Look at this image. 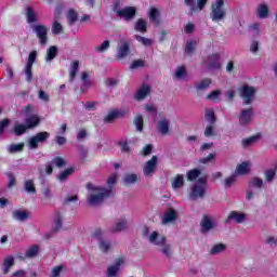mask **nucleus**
<instances>
[{
  "mask_svg": "<svg viewBox=\"0 0 277 277\" xmlns=\"http://www.w3.org/2000/svg\"><path fill=\"white\" fill-rule=\"evenodd\" d=\"M49 137H51V133L47 131L39 132L28 140V146L31 150H36V148H38V144H44Z\"/></svg>",
  "mask_w": 277,
  "mask_h": 277,
  "instance_id": "obj_6",
  "label": "nucleus"
},
{
  "mask_svg": "<svg viewBox=\"0 0 277 277\" xmlns=\"http://www.w3.org/2000/svg\"><path fill=\"white\" fill-rule=\"evenodd\" d=\"M205 137H214L215 135V127L213 124L207 126L205 132H203Z\"/></svg>",
  "mask_w": 277,
  "mask_h": 277,
  "instance_id": "obj_53",
  "label": "nucleus"
},
{
  "mask_svg": "<svg viewBox=\"0 0 277 277\" xmlns=\"http://www.w3.org/2000/svg\"><path fill=\"white\" fill-rule=\"evenodd\" d=\"M81 80L83 81V85H85L87 88H90V85H92V83L90 82V75H88V71H82Z\"/></svg>",
  "mask_w": 277,
  "mask_h": 277,
  "instance_id": "obj_60",
  "label": "nucleus"
},
{
  "mask_svg": "<svg viewBox=\"0 0 277 277\" xmlns=\"http://www.w3.org/2000/svg\"><path fill=\"white\" fill-rule=\"evenodd\" d=\"M122 230H127V219H121L111 227V233H122Z\"/></svg>",
  "mask_w": 277,
  "mask_h": 277,
  "instance_id": "obj_29",
  "label": "nucleus"
},
{
  "mask_svg": "<svg viewBox=\"0 0 277 277\" xmlns=\"http://www.w3.org/2000/svg\"><path fill=\"white\" fill-rule=\"evenodd\" d=\"M124 116V111L113 109L110 113L107 114V116L104 117V121L108 122V124H111L116 120V118H122Z\"/></svg>",
  "mask_w": 277,
  "mask_h": 277,
  "instance_id": "obj_18",
  "label": "nucleus"
},
{
  "mask_svg": "<svg viewBox=\"0 0 277 277\" xmlns=\"http://www.w3.org/2000/svg\"><path fill=\"white\" fill-rule=\"evenodd\" d=\"M27 131H29V129L27 128V126L25 123H15L13 127V133L17 137H21V135H25V133H27Z\"/></svg>",
  "mask_w": 277,
  "mask_h": 277,
  "instance_id": "obj_24",
  "label": "nucleus"
},
{
  "mask_svg": "<svg viewBox=\"0 0 277 277\" xmlns=\"http://www.w3.org/2000/svg\"><path fill=\"white\" fill-rule=\"evenodd\" d=\"M236 172H237V174H248V172H250L248 162H242V163L238 164Z\"/></svg>",
  "mask_w": 277,
  "mask_h": 277,
  "instance_id": "obj_44",
  "label": "nucleus"
},
{
  "mask_svg": "<svg viewBox=\"0 0 277 277\" xmlns=\"http://www.w3.org/2000/svg\"><path fill=\"white\" fill-rule=\"evenodd\" d=\"M36 60H38V51L34 50L29 53L26 65L34 66Z\"/></svg>",
  "mask_w": 277,
  "mask_h": 277,
  "instance_id": "obj_47",
  "label": "nucleus"
},
{
  "mask_svg": "<svg viewBox=\"0 0 277 277\" xmlns=\"http://www.w3.org/2000/svg\"><path fill=\"white\" fill-rule=\"evenodd\" d=\"M68 25L72 26L77 21H79V13L74 9H70L67 13Z\"/></svg>",
  "mask_w": 277,
  "mask_h": 277,
  "instance_id": "obj_32",
  "label": "nucleus"
},
{
  "mask_svg": "<svg viewBox=\"0 0 277 277\" xmlns=\"http://www.w3.org/2000/svg\"><path fill=\"white\" fill-rule=\"evenodd\" d=\"M238 118H239V124L241 127H248V124L252 122V118H254V108L249 107V108L242 109Z\"/></svg>",
  "mask_w": 277,
  "mask_h": 277,
  "instance_id": "obj_8",
  "label": "nucleus"
},
{
  "mask_svg": "<svg viewBox=\"0 0 277 277\" xmlns=\"http://www.w3.org/2000/svg\"><path fill=\"white\" fill-rule=\"evenodd\" d=\"M124 185H133V183H137V174L135 173H127L123 177Z\"/></svg>",
  "mask_w": 277,
  "mask_h": 277,
  "instance_id": "obj_36",
  "label": "nucleus"
},
{
  "mask_svg": "<svg viewBox=\"0 0 277 277\" xmlns=\"http://www.w3.org/2000/svg\"><path fill=\"white\" fill-rule=\"evenodd\" d=\"M158 161L159 158L157 156H153L151 159L145 163L143 168L144 176H153V174H155V172L157 171Z\"/></svg>",
  "mask_w": 277,
  "mask_h": 277,
  "instance_id": "obj_10",
  "label": "nucleus"
},
{
  "mask_svg": "<svg viewBox=\"0 0 277 277\" xmlns=\"http://www.w3.org/2000/svg\"><path fill=\"white\" fill-rule=\"evenodd\" d=\"M120 42L122 43V45L118 48L117 57L118 60H124V57L129 55V51H131V47L129 41H126L124 39H120Z\"/></svg>",
  "mask_w": 277,
  "mask_h": 277,
  "instance_id": "obj_16",
  "label": "nucleus"
},
{
  "mask_svg": "<svg viewBox=\"0 0 277 277\" xmlns=\"http://www.w3.org/2000/svg\"><path fill=\"white\" fill-rule=\"evenodd\" d=\"M13 220H17V222H27V220H29V212L27 210H15L13 212Z\"/></svg>",
  "mask_w": 277,
  "mask_h": 277,
  "instance_id": "obj_19",
  "label": "nucleus"
},
{
  "mask_svg": "<svg viewBox=\"0 0 277 277\" xmlns=\"http://www.w3.org/2000/svg\"><path fill=\"white\" fill-rule=\"evenodd\" d=\"M150 94V87L143 85L138 91L136 92L134 98L136 101H144V98Z\"/></svg>",
  "mask_w": 277,
  "mask_h": 277,
  "instance_id": "obj_23",
  "label": "nucleus"
},
{
  "mask_svg": "<svg viewBox=\"0 0 277 277\" xmlns=\"http://www.w3.org/2000/svg\"><path fill=\"white\" fill-rule=\"evenodd\" d=\"M76 137H77L78 142H83V140H85V137H88V130L85 128L80 129L78 131Z\"/></svg>",
  "mask_w": 277,
  "mask_h": 277,
  "instance_id": "obj_55",
  "label": "nucleus"
},
{
  "mask_svg": "<svg viewBox=\"0 0 277 277\" xmlns=\"http://www.w3.org/2000/svg\"><path fill=\"white\" fill-rule=\"evenodd\" d=\"M176 217H177L176 210L170 209L164 213L162 217V224H170L171 222H174Z\"/></svg>",
  "mask_w": 277,
  "mask_h": 277,
  "instance_id": "obj_21",
  "label": "nucleus"
},
{
  "mask_svg": "<svg viewBox=\"0 0 277 277\" xmlns=\"http://www.w3.org/2000/svg\"><path fill=\"white\" fill-rule=\"evenodd\" d=\"M117 16L123 21H133L137 16V9L135 6H126L121 11H117Z\"/></svg>",
  "mask_w": 277,
  "mask_h": 277,
  "instance_id": "obj_9",
  "label": "nucleus"
},
{
  "mask_svg": "<svg viewBox=\"0 0 277 277\" xmlns=\"http://www.w3.org/2000/svg\"><path fill=\"white\" fill-rule=\"evenodd\" d=\"M62 213L60 212H55V219H54V224H55V228L53 230H60V228H62Z\"/></svg>",
  "mask_w": 277,
  "mask_h": 277,
  "instance_id": "obj_54",
  "label": "nucleus"
},
{
  "mask_svg": "<svg viewBox=\"0 0 277 277\" xmlns=\"http://www.w3.org/2000/svg\"><path fill=\"white\" fill-rule=\"evenodd\" d=\"M259 135H253V136H250L248 138H243L242 140V146L245 148H248V146H252V144H254V142H256V140H259Z\"/></svg>",
  "mask_w": 277,
  "mask_h": 277,
  "instance_id": "obj_49",
  "label": "nucleus"
},
{
  "mask_svg": "<svg viewBox=\"0 0 277 277\" xmlns=\"http://www.w3.org/2000/svg\"><path fill=\"white\" fill-rule=\"evenodd\" d=\"M200 227L201 233L206 234L215 228V223L211 217H209V215H203L200 222Z\"/></svg>",
  "mask_w": 277,
  "mask_h": 277,
  "instance_id": "obj_13",
  "label": "nucleus"
},
{
  "mask_svg": "<svg viewBox=\"0 0 277 277\" xmlns=\"http://www.w3.org/2000/svg\"><path fill=\"white\" fill-rule=\"evenodd\" d=\"M109 47V40H105L101 45L95 47L97 53H105V50Z\"/></svg>",
  "mask_w": 277,
  "mask_h": 277,
  "instance_id": "obj_59",
  "label": "nucleus"
},
{
  "mask_svg": "<svg viewBox=\"0 0 277 277\" xmlns=\"http://www.w3.org/2000/svg\"><path fill=\"white\" fill-rule=\"evenodd\" d=\"M34 65H27L24 68V74L26 75V81L28 83H31V81L34 80Z\"/></svg>",
  "mask_w": 277,
  "mask_h": 277,
  "instance_id": "obj_37",
  "label": "nucleus"
},
{
  "mask_svg": "<svg viewBox=\"0 0 277 277\" xmlns=\"http://www.w3.org/2000/svg\"><path fill=\"white\" fill-rule=\"evenodd\" d=\"M249 185H251V187H259V188H261V187H263V180H261L259 177H253L250 181Z\"/></svg>",
  "mask_w": 277,
  "mask_h": 277,
  "instance_id": "obj_62",
  "label": "nucleus"
},
{
  "mask_svg": "<svg viewBox=\"0 0 277 277\" xmlns=\"http://www.w3.org/2000/svg\"><path fill=\"white\" fill-rule=\"evenodd\" d=\"M57 52H58L57 47L55 45L50 47L47 51V57H45L47 62H51L55 60L57 57Z\"/></svg>",
  "mask_w": 277,
  "mask_h": 277,
  "instance_id": "obj_35",
  "label": "nucleus"
},
{
  "mask_svg": "<svg viewBox=\"0 0 277 277\" xmlns=\"http://www.w3.org/2000/svg\"><path fill=\"white\" fill-rule=\"evenodd\" d=\"M158 131L161 135H168L170 133V121L162 119L158 122Z\"/></svg>",
  "mask_w": 277,
  "mask_h": 277,
  "instance_id": "obj_26",
  "label": "nucleus"
},
{
  "mask_svg": "<svg viewBox=\"0 0 277 277\" xmlns=\"http://www.w3.org/2000/svg\"><path fill=\"white\" fill-rule=\"evenodd\" d=\"M183 185H185V177L183 176V174H176L171 182V187L173 189H181Z\"/></svg>",
  "mask_w": 277,
  "mask_h": 277,
  "instance_id": "obj_25",
  "label": "nucleus"
},
{
  "mask_svg": "<svg viewBox=\"0 0 277 277\" xmlns=\"http://www.w3.org/2000/svg\"><path fill=\"white\" fill-rule=\"evenodd\" d=\"M38 98L40 101H43V103H49V101H51V96L48 93H45L43 90H39Z\"/></svg>",
  "mask_w": 277,
  "mask_h": 277,
  "instance_id": "obj_58",
  "label": "nucleus"
},
{
  "mask_svg": "<svg viewBox=\"0 0 277 277\" xmlns=\"http://www.w3.org/2000/svg\"><path fill=\"white\" fill-rule=\"evenodd\" d=\"M175 77H176V79L187 78V69L185 68V66L177 67L176 71H175Z\"/></svg>",
  "mask_w": 277,
  "mask_h": 277,
  "instance_id": "obj_45",
  "label": "nucleus"
},
{
  "mask_svg": "<svg viewBox=\"0 0 277 277\" xmlns=\"http://www.w3.org/2000/svg\"><path fill=\"white\" fill-rule=\"evenodd\" d=\"M94 239H98L100 242V250L102 252H109V249L111 248V243L109 241L103 240V229L97 228L95 229L93 234Z\"/></svg>",
  "mask_w": 277,
  "mask_h": 277,
  "instance_id": "obj_11",
  "label": "nucleus"
},
{
  "mask_svg": "<svg viewBox=\"0 0 277 277\" xmlns=\"http://www.w3.org/2000/svg\"><path fill=\"white\" fill-rule=\"evenodd\" d=\"M240 97L243 100V105H252V98L256 95V89L248 84L239 89Z\"/></svg>",
  "mask_w": 277,
  "mask_h": 277,
  "instance_id": "obj_5",
  "label": "nucleus"
},
{
  "mask_svg": "<svg viewBox=\"0 0 277 277\" xmlns=\"http://www.w3.org/2000/svg\"><path fill=\"white\" fill-rule=\"evenodd\" d=\"M74 172H75V168H68L65 171L61 172L57 179L61 182L67 181L70 174H72Z\"/></svg>",
  "mask_w": 277,
  "mask_h": 277,
  "instance_id": "obj_40",
  "label": "nucleus"
},
{
  "mask_svg": "<svg viewBox=\"0 0 277 277\" xmlns=\"http://www.w3.org/2000/svg\"><path fill=\"white\" fill-rule=\"evenodd\" d=\"M149 241L151 243H155V246H161L160 252L167 256V259H170L172 256V246L166 243L167 238L166 236H159V233L153 232L149 236Z\"/></svg>",
  "mask_w": 277,
  "mask_h": 277,
  "instance_id": "obj_3",
  "label": "nucleus"
},
{
  "mask_svg": "<svg viewBox=\"0 0 277 277\" xmlns=\"http://www.w3.org/2000/svg\"><path fill=\"white\" fill-rule=\"evenodd\" d=\"M209 175L203 174L197 180V183L193 185L189 193L190 200H198V198H205L207 196Z\"/></svg>",
  "mask_w": 277,
  "mask_h": 277,
  "instance_id": "obj_2",
  "label": "nucleus"
},
{
  "mask_svg": "<svg viewBox=\"0 0 277 277\" xmlns=\"http://www.w3.org/2000/svg\"><path fill=\"white\" fill-rule=\"evenodd\" d=\"M222 64H220V54L214 53L208 56V69L209 70H220Z\"/></svg>",
  "mask_w": 277,
  "mask_h": 277,
  "instance_id": "obj_14",
  "label": "nucleus"
},
{
  "mask_svg": "<svg viewBox=\"0 0 277 277\" xmlns=\"http://www.w3.org/2000/svg\"><path fill=\"white\" fill-rule=\"evenodd\" d=\"M202 174V171L198 168L192 169L187 171L186 179L189 183H194L196 179H200V175Z\"/></svg>",
  "mask_w": 277,
  "mask_h": 277,
  "instance_id": "obj_20",
  "label": "nucleus"
},
{
  "mask_svg": "<svg viewBox=\"0 0 277 277\" xmlns=\"http://www.w3.org/2000/svg\"><path fill=\"white\" fill-rule=\"evenodd\" d=\"M39 252H40V247H38V245H34L26 251L25 258L34 259V258L38 256Z\"/></svg>",
  "mask_w": 277,
  "mask_h": 277,
  "instance_id": "obj_33",
  "label": "nucleus"
},
{
  "mask_svg": "<svg viewBox=\"0 0 277 277\" xmlns=\"http://www.w3.org/2000/svg\"><path fill=\"white\" fill-rule=\"evenodd\" d=\"M24 122V124H26V128H28L29 131L31 129L40 127V122H42V119H40V116L38 115H29L25 118Z\"/></svg>",
  "mask_w": 277,
  "mask_h": 277,
  "instance_id": "obj_12",
  "label": "nucleus"
},
{
  "mask_svg": "<svg viewBox=\"0 0 277 277\" xmlns=\"http://www.w3.org/2000/svg\"><path fill=\"white\" fill-rule=\"evenodd\" d=\"M233 220L237 223V224H243V221L246 220V214L245 213H240L238 211H232L228 216L225 220V224H229L230 222H233Z\"/></svg>",
  "mask_w": 277,
  "mask_h": 277,
  "instance_id": "obj_15",
  "label": "nucleus"
},
{
  "mask_svg": "<svg viewBox=\"0 0 277 277\" xmlns=\"http://www.w3.org/2000/svg\"><path fill=\"white\" fill-rule=\"evenodd\" d=\"M10 127V119H3L0 121V135H3L5 133V129Z\"/></svg>",
  "mask_w": 277,
  "mask_h": 277,
  "instance_id": "obj_57",
  "label": "nucleus"
},
{
  "mask_svg": "<svg viewBox=\"0 0 277 277\" xmlns=\"http://www.w3.org/2000/svg\"><path fill=\"white\" fill-rule=\"evenodd\" d=\"M87 189H89V192H96V195H91L88 198L90 207H96V205H101L105 198L111 196V189L94 187V184L90 182L87 183Z\"/></svg>",
  "mask_w": 277,
  "mask_h": 277,
  "instance_id": "obj_1",
  "label": "nucleus"
},
{
  "mask_svg": "<svg viewBox=\"0 0 277 277\" xmlns=\"http://www.w3.org/2000/svg\"><path fill=\"white\" fill-rule=\"evenodd\" d=\"M14 266V256L9 255L3 262V274H9L10 269Z\"/></svg>",
  "mask_w": 277,
  "mask_h": 277,
  "instance_id": "obj_31",
  "label": "nucleus"
},
{
  "mask_svg": "<svg viewBox=\"0 0 277 277\" xmlns=\"http://www.w3.org/2000/svg\"><path fill=\"white\" fill-rule=\"evenodd\" d=\"M32 31H35L39 42L42 47L49 42V28L44 25H31Z\"/></svg>",
  "mask_w": 277,
  "mask_h": 277,
  "instance_id": "obj_7",
  "label": "nucleus"
},
{
  "mask_svg": "<svg viewBox=\"0 0 277 277\" xmlns=\"http://www.w3.org/2000/svg\"><path fill=\"white\" fill-rule=\"evenodd\" d=\"M275 179H276V169H268L265 171V181H267V183L274 182Z\"/></svg>",
  "mask_w": 277,
  "mask_h": 277,
  "instance_id": "obj_46",
  "label": "nucleus"
},
{
  "mask_svg": "<svg viewBox=\"0 0 277 277\" xmlns=\"http://www.w3.org/2000/svg\"><path fill=\"white\" fill-rule=\"evenodd\" d=\"M198 44V42L196 40H190L186 42V48H185V53L187 55H192V53H194V51H196V45Z\"/></svg>",
  "mask_w": 277,
  "mask_h": 277,
  "instance_id": "obj_41",
  "label": "nucleus"
},
{
  "mask_svg": "<svg viewBox=\"0 0 277 277\" xmlns=\"http://www.w3.org/2000/svg\"><path fill=\"white\" fill-rule=\"evenodd\" d=\"M26 18L29 25H34V23L38 22V14H36V11H34V8L28 6L26 9Z\"/></svg>",
  "mask_w": 277,
  "mask_h": 277,
  "instance_id": "obj_22",
  "label": "nucleus"
},
{
  "mask_svg": "<svg viewBox=\"0 0 277 277\" xmlns=\"http://www.w3.org/2000/svg\"><path fill=\"white\" fill-rule=\"evenodd\" d=\"M184 3L187 8H189L190 14H194V12H198V6L196 5V0H184Z\"/></svg>",
  "mask_w": 277,
  "mask_h": 277,
  "instance_id": "obj_50",
  "label": "nucleus"
},
{
  "mask_svg": "<svg viewBox=\"0 0 277 277\" xmlns=\"http://www.w3.org/2000/svg\"><path fill=\"white\" fill-rule=\"evenodd\" d=\"M144 66H146V62L136 60L130 65V68L131 70H135V68H144Z\"/></svg>",
  "mask_w": 277,
  "mask_h": 277,
  "instance_id": "obj_56",
  "label": "nucleus"
},
{
  "mask_svg": "<svg viewBox=\"0 0 277 277\" xmlns=\"http://www.w3.org/2000/svg\"><path fill=\"white\" fill-rule=\"evenodd\" d=\"M25 150V143L11 144L8 147V153L14 155V153H23Z\"/></svg>",
  "mask_w": 277,
  "mask_h": 277,
  "instance_id": "obj_30",
  "label": "nucleus"
},
{
  "mask_svg": "<svg viewBox=\"0 0 277 277\" xmlns=\"http://www.w3.org/2000/svg\"><path fill=\"white\" fill-rule=\"evenodd\" d=\"M258 16H259V18H267V16H269V8L267 6V4L259 5Z\"/></svg>",
  "mask_w": 277,
  "mask_h": 277,
  "instance_id": "obj_34",
  "label": "nucleus"
},
{
  "mask_svg": "<svg viewBox=\"0 0 277 277\" xmlns=\"http://www.w3.org/2000/svg\"><path fill=\"white\" fill-rule=\"evenodd\" d=\"M54 163H55L56 168H64V166H66V160H64V158L57 156L54 158Z\"/></svg>",
  "mask_w": 277,
  "mask_h": 277,
  "instance_id": "obj_64",
  "label": "nucleus"
},
{
  "mask_svg": "<svg viewBox=\"0 0 277 277\" xmlns=\"http://www.w3.org/2000/svg\"><path fill=\"white\" fill-rule=\"evenodd\" d=\"M211 161H215V154L214 153L209 154L208 157H206V158H200L199 159V162L203 163V164H207Z\"/></svg>",
  "mask_w": 277,
  "mask_h": 277,
  "instance_id": "obj_61",
  "label": "nucleus"
},
{
  "mask_svg": "<svg viewBox=\"0 0 277 277\" xmlns=\"http://www.w3.org/2000/svg\"><path fill=\"white\" fill-rule=\"evenodd\" d=\"M120 269L118 268V266H114V265L108 266V269H107L108 277H116Z\"/></svg>",
  "mask_w": 277,
  "mask_h": 277,
  "instance_id": "obj_63",
  "label": "nucleus"
},
{
  "mask_svg": "<svg viewBox=\"0 0 277 277\" xmlns=\"http://www.w3.org/2000/svg\"><path fill=\"white\" fill-rule=\"evenodd\" d=\"M206 120L210 124H215L217 122V118L215 117V111L213 109H206Z\"/></svg>",
  "mask_w": 277,
  "mask_h": 277,
  "instance_id": "obj_39",
  "label": "nucleus"
},
{
  "mask_svg": "<svg viewBox=\"0 0 277 277\" xmlns=\"http://www.w3.org/2000/svg\"><path fill=\"white\" fill-rule=\"evenodd\" d=\"M211 85V79L205 78L200 83L196 84V90H207Z\"/></svg>",
  "mask_w": 277,
  "mask_h": 277,
  "instance_id": "obj_51",
  "label": "nucleus"
},
{
  "mask_svg": "<svg viewBox=\"0 0 277 277\" xmlns=\"http://www.w3.org/2000/svg\"><path fill=\"white\" fill-rule=\"evenodd\" d=\"M77 72H79V61H74L69 71V83H72L77 79Z\"/></svg>",
  "mask_w": 277,
  "mask_h": 277,
  "instance_id": "obj_28",
  "label": "nucleus"
},
{
  "mask_svg": "<svg viewBox=\"0 0 277 277\" xmlns=\"http://www.w3.org/2000/svg\"><path fill=\"white\" fill-rule=\"evenodd\" d=\"M134 126L140 133L144 131V117H142V115H138L134 118Z\"/></svg>",
  "mask_w": 277,
  "mask_h": 277,
  "instance_id": "obj_42",
  "label": "nucleus"
},
{
  "mask_svg": "<svg viewBox=\"0 0 277 277\" xmlns=\"http://www.w3.org/2000/svg\"><path fill=\"white\" fill-rule=\"evenodd\" d=\"M226 0H215L211 5L210 18L213 23L217 21H224L226 18V9L224 2Z\"/></svg>",
  "mask_w": 277,
  "mask_h": 277,
  "instance_id": "obj_4",
  "label": "nucleus"
},
{
  "mask_svg": "<svg viewBox=\"0 0 277 277\" xmlns=\"http://www.w3.org/2000/svg\"><path fill=\"white\" fill-rule=\"evenodd\" d=\"M149 21L155 24V27H159L161 25V17L159 13V9L157 8H151L149 10Z\"/></svg>",
  "mask_w": 277,
  "mask_h": 277,
  "instance_id": "obj_17",
  "label": "nucleus"
},
{
  "mask_svg": "<svg viewBox=\"0 0 277 277\" xmlns=\"http://www.w3.org/2000/svg\"><path fill=\"white\" fill-rule=\"evenodd\" d=\"M135 31H140V34H146L148 31V24L146 23V19L138 18L134 26Z\"/></svg>",
  "mask_w": 277,
  "mask_h": 277,
  "instance_id": "obj_27",
  "label": "nucleus"
},
{
  "mask_svg": "<svg viewBox=\"0 0 277 277\" xmlns=\"http://www.w3.org/2000/svg\"><path fill=\"white\" fill-rule=\"evenodd\" d=\"M63 31H64V27L62 26V24H60L57 19L54 21L52 25V34H54V36H60V34H62Z\"/></svg>",
  "mask_w": 277,
  "mask_h": 277,
  "instance_id": "obj_43",
  "label": "nucleus"
},
{
  "mask_svg": "<svg viewBox=\"0 0 277 277\" xmlns=\"http://www.w3.org/2000/svg\"><path fill=\"white\" fill-rule=\"evenodd\" d=\"M226 250V245L224 243H216L210 249V254L215 255V254H222Z\"/></svg>",
  "mask_w": 277,
  "mask_h": 277,
  "instance_id": "obj_38",
  "label": "nucleus"
},
{
  "mask_svg": "<svg viewBox=\"0 0 277 277\" xmlns=\"http://www.w3.org/2000/svg\"><path fill=\"white\" fill-rule=\"evenodd\" d=\"M135 40H137V42H141V44H143L144 47H150V44H153V40H150L149 38L146 37H142L138 35H135Z\"/></svg>",
  "mask_w": 277,
  "mask_h": 277,
  "instance_id": "obj_52",
  "label": "nucleus"
},
{
  "mask_svg": "<svg viewBox=\"0 0 277 277\" xmlns=\"http://www.w3.org/2000/svg\"><path fill=\"white\" fill-rule=\"evenodd\" d=\"M25 190L28 194H37L36 185H34V181L32 180H28V181L25 182Z\"/></svg>",
  "mask_w": 277,
  "mask_h": 277,
  "instance_id": "obj_48",
  "label": "nucleus"
}]
</instances>
